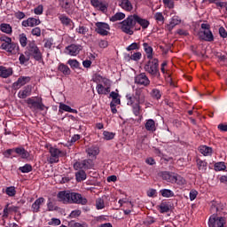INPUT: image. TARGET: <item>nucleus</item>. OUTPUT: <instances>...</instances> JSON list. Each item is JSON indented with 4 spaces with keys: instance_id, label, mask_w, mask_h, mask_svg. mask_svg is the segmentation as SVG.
I'll use <instances>...</instances> for the list:
<instances>
[{
    "instance_id": "f257e3e1",
    "label": "nucleus",
    "mask_w": 227,
    "mask_h": 227,
    "mask_svg": "<svg viewBox=\"0 0 227 227\" xmlns=\"http://www.w3.org/2000/svg\"><path fill=\"white\" fill-rule=\"evenodd\" d=\"M120 24L122 33L132 35H134V27H136V24H139L143 29H147L148 26H150V21L139 17L137 14H133L127 17Z\"/></svg>"
},
{
    "instance_id": "f03ea898",
    "label": "nucleus",
    "mask_w": 227,
    "mask_h": 227,
    "mask_svg": "<svg viewBox=\"0 0 227 227\" xmlns=\"http://www.w3.org/2000/svg\"><path fill=\"white\" fill-rule=\"evenodd\" d=\"M25 55L27 58H34L35 61H43V55L42 54L40 48H38V45H36L35 41H32L28 43L27 46V51H25Z\"/></svg>"
},
{
    "instance_id": "7ed1b4c3",
    "label": "nucleus",
    "mask_w": 227,
    "mask_h": 227,
    "mask_svg": "<svg viewBox=\"0 0 227 227\" xmlns=\"http://www.w3.org/2000/svg\"><path fill=\"white\" fill-rule=\"evenodd\" d=\"M200 30L198 33L199 40L200 42H214V34L210 30V24L202 23Z\"/></svg>"
},
{
    "instance_id": "20e7f679",
    "label": "nucleus",
    "mask_w": 227,
    "mask_h": 227,
    "mask_svg": "<svg viewBox=\"0 0 227 227\" xmlns=\"http://www.w3.org/2000/svg\"><path fill=\"white\" fill-rule=\"evenodd\" d=\"M144 69L147 74L153 75V77H159L160 75V72L159 71V59H151L145 65Z\"/></svg>"
},
{
    "instance_id": "39448f33",
    "label": "nucleus",
    "mask_w": 227,
    "mask_h": 227,
    "mask_svg": "<svg viewBox=\"0 0 227 227\" xmlns=\"http://www.w3.org/2000/svg\"><path fill=\"white\" fill-rule=\"evenodd\" d=\"M224 224H226V218L223 216H218L217 214H213L209 217V227H224Z\"/></svg>"
},
{
    "instance_id": "423d86ee",
    "label": "nucleus",
    "mask_w": 227,
    "mask_h": 227,
    "mask_svg": "<svg viewBox=\"0 0 227 227\" xmlns=\"http://www.w3.org/2000/svg\"><path fill=\"white\" fill-rule=\"evenodd\" d=\"M69 203H74L75 205H87L88 199L82 197L81 193L71 192Z\"/></svg>"
},
{
    "instance_id": "0eeeda50",
    "label": "nucleus",
    "mask_w": 227,
    "mask_h": 227,
    "mask_svg": "<svg viewBox=\"0 0 227 227\" xmlns=\"http://www.w3.org/2000/svg\"><path fill=\"white\" fill-rule=\"evenodd\" d=\"M96 27V33H98V35H100L101 36H107V35H109V30L111 29L109 24L106 22H97Z\"/></svg>"
},
{
    "instance_id": "6e6552de",
    "label": "nucleus",
    "mask_w": 227,
    "mask_h": 227,
    "mask_svg": "<svg viewBox=\"0 0 227 227\" xmlns=\"http://www.w3.org/2000/svg\"><path fill=\"white\" fill-rule=\"evenodd\" d=\"M0 49L6 51L10 54H17L19 52V43L12 42L8 44H1Z\"/></svg>"
},
{
    "instance_id": "1a4fd4ad",
    "label": "nucleus",
    "mask_w": 227,
    "mask_h": 227,
    "mask_svg": "<svg viewBox=\"0 0 227 227\" xmlns=\"http://www.w3.org/2000/svg\"><path fill=\"white\" fill-rule=\"evenodd\" d=\"M135 83L140 86H150V79L145 73H142L135 77Z\"/></svg>"
},
{
    "instance_id": "9d476101",
    "label": "nucleus",
    "mask_w": 227,
    "mask_h": 227,
    "mask_svg": "<svg viewBox=\"0 0 227 227\" xmlns=\"http://www.w3.org/2000/svg\"><path fill=\"white\" fill-rule=\"evenodd\" d=\"M28 106H31L30 108L38 109L39 111H43L45 109V105L42 101H35V99L29 98L27 100Z\"/></svg>"
},
{
    "instance_id": "9b49d317",
    "label": "nucleus",
    "mask_w": 227,
    "mask_h": 227,
    "mask_svg": "<svg viewBox=\"0 0 227 227\" xmlns=\"http://www.w3.org/2000/svg\"><path fill=\"white\" fill-rule=\"evenodd\" d=\"M29 81H31V77H29V76H21L17 80V82H15L12 84V88L14 90H19V88H22V86H24V84L29 82Z\"/></svg>"
},
{
    "instance_id": "f8f14e48",
    "label": "nucleus",
    "mask_w": 227,
    "mask_h": 227,
    "mask_svg": "<svg viewBox=\"0 0 227 227\" xmlns=\"http://www.w3.org/2000/svg\"><path fill=\"white\" fill-rule=\"evenodd\" d=\"M40 23V19L28 18L27 20L22 21V26L23 27H35V26H38Z\"/></svg>"
},
{
    "instance_id": "ddd939ff",
    "label": "nucleus",
    "mask_w": 227,
    "mask_h": 227,
    "mask_svg": "<svg viewBox=\"0 0 227 227\" xmlns=\"http://www.w3.org/2000/svg\"><path fill=\"white\" fill-rule=\"evenodd\" d=\"M67 51L70 56H77V54L82 51V46L79 44H71L67 47Z\"/></svg>"
},
{
    "instance_id": "4468645a",
    "label": "nucleus",
    "mask_w": 227,
    "mask_h": 227,
    "mask_svg": "<svg viewBox=\"0 0 227 227\" xmlns=\"http://www.w3.org/2000/svg\"><path fill=\"white\" fill-rule=\"evenodd\" d=\"M70 196L71 192L62 191L58 193L57 198L59 201H62V203H70Z\"/></svg>"
},
{
    "instance_id": "2eb2a0df",
    "label": "nucleus",
    "mask_w": 227,
    "mask_h": 227,
    "mask_svg": "<svg viewBox=\"0 0 227 227\" xmlns=\"http://www.w3.org/2000/svg\"><path fill=\"white\" fill-rule=\"evenodd\" d=\"M224 206L215 200H213L211 202V207H210V212L211 214H217L222 212V210H223Z\"/></svg>"
},
{
    "instance_id": "dca6fc26",
    "label": "nucleus",
    "mask_w": 227,
    "mask_h": 227,
    "mask_svg": "<svg viewBox=\"0 0 227 227\" xmlns=\"http://www.w3.org/2000/svg\"><path fill=\"white\" fill-rule=\"evenodd\" d=\"M90 4L94 8L99 9L100 12H103V13H106L107 12V5H106L100 0H90Z\"/></svg>"
},
{
    "instance_id": "f3484780",
    "label": "nucleus",
    "mask_w": 227,
    "mask_h": 227,
    "mask_svg": "<svg viewBox=\"0 0 227 227\" xmlns=\"http://www.w3.org/2000/svg\"><path fill=\"white\" fill-rule=\"evenodd\" d=\"M175 173L169 171L161 172L162 180H166V182H169L170 184H175Z\"/></svg>"
},
{
    "instance_id": "a211bd4d",
    "label": "nucleus",
    "mask_w": 227,
    "mask_h": 227,
    "mask_svg": "<svg viewBox=\"0 0 227 227\" xmlns=\"http://www.w3.org/2000/svg\"><path fill=\"white\" fill-rule=\"evenodd\" d=\"M32 91L31 85L25 86L22 90H20L18 93L19 98H27V97H30Z\"/></svg>"
},
{
    "instance_id": "6ab92c4d",
    "label": "nucleus",
    "mask_w": 227,
    "mask_h": 227,
    "mask_svg": "<svg viewBox=\"0 0 227 227\" xmlns=\"http://www.w3.org/2000/svg\"><path fill=\"white\" fill-rule=\"evenodd\" d=\"M134 98L136 99L137 104H145V93L141 89H138L135 91Z\"/></svg>"
},
{
    "instance_id": "aec40b11",
    "label": "nucleus",
    "mask_w": 227,
    "mask_h": 227,
    "mask_svg": "<svg viewBox=\"0 0 227 227\" xmlns=\"http://www.w3.org/2000/svg\"><path fill=\"white\" fill-rule=\"evenodd\" d=\"M15 153L19 154L21 159H29L31 154L24 147H17L14 149Z\"/></svg>"
},
{
    "instance_id": "412c9836",
    "label": "nucleus",
    "mask_w": 227,
    "mask_h": 227,
    "mask_svg": "<svg viewBox=\"0 0 227 227\" xmlns=\"http://www.w3.org/2000/svg\"><path fill=\"white\" fill-rule=\"evenodd\" d=\"M12 74H13V69L12 67L6 68L5 67H0V77L6 79Z\"/></svg>"
},
{
    "instance_id": "4be33fe9",
    "label": "nucleus",
    "mask_w": 227,
    "mask_h": 227,
    "mask_svg": "<svg viewBox=\"0 0 227 227\" xmlns=\"http://www.w3.org/2000/svg\"><path fill=\"white\" fill-rule=\"evenodd\" d=\"M45 199H43V197H40L39 199L35 200V201L32 204V212H40V207H42V203H43Z\"/></svg>"
},
{
    "instance_id": "5701e85b",
    "label": "nucleus",
    "mask_w": 227,
    "mask_h": 227,
    "mask_svg": "<svg viewBox=\"0 0 227 227\" xmlns=\"http://www.w3.org/2000/svg\"><path fill=\"white\" fill-rule=\"evenodd\" d=\"M145 127V130H147L148 132H155V130H157V127L155 126V121H153V119L147 120Z\"/></svg>"
},
{
    "instance_id": "b1692460",
    "label": "nucleus",
    "mask_w": 227,
    "mask_h": 227,
    "mask_svg": "<svg viewBox=\"0 0 227 227\" xmlns=\"http://www.w3.org/2000/svg\"><path fill=\"white\" fill-rule=\"evenodd\" d=\"M49 152H50L51 157H57L59 159V157H65V153H63V151H61L58 148L51 146L49 148Z\"/></svg>"
},
{
    "instance_id": "393cba45",
    "label": "nucleus",
    "mask_w": 227,
    "mask_h": 227,
    "mask_svg": "<svg viewBox=\"0 0 227 227\" xmlns=\"http://www.w3.org/2000/svg\"><path fill=\"white\" fill-rule=\"evenodd\" d=\"M143 47H144L145 52L147 55V59H153V48H152V46L148 45L147 43H144Z\"/></svg>"
},
{
    "instance_id": "a878e982",
    "label": "nucleus",
    "mask_w": 227,
    "mask_h": 227,
    "mask_svg": "<svg viewBox=\"0 0 227 227\" xmlns=\"http://www.w3.org/2000/svg\"><path fill=\"white\" fill-rule=\"evenodd\" d=\"M119 6L122 8V10H126V12H131L132 4L129 0H120Z\"/></svg>"
},
{
    "instance_id": "bb28decb",
    "label": "nucleus",
    "mask_w": 227,
    "mask_h": 227,
    "mask_svg": "<svg viewBox=\"0 0 227 227\" xmlns=\"http://www.w3.org/2000/svg\"><path fill=\"white\" fill-rule=\"evenodd\" d=\"M160 194H161V196L163 198H173V197H175V192H173V191H171L169 189L160 190Z\"/></svg>"
},
{
    "instance_id": "cd10ccee",
    "label": "nucleus",
    "mask_w": 227,
    "mask_h": 227,
    "mask_svg": "<svg viewBox=\"0 0 227 227\" xmlns=\"http://www.w3.org/2000/svg\"><path fill=\"white\" fill-rule=\"evenodd\" d=\"M86 152L90 157H96V155H98V153H100V150H98V147L95 146L88 148Z\"/></svg>"
},
{
    "instance_id": "c85d7f7f",
    "label": "nucleus",
    "mask_w": 227,
    "mask_h": 227,
    "mask_svg": "<svg viewBox=\"0 0 227 227\" xmlns=\"http://www.w3.org/2000/svg\"><path fill=\"white\" fill-rule=\"evenodd\" d=\"M200 153H202V155L204 156H208V155H212V147H208L207 145H202L200 148Z\"/></svg>"
},
{
    "instance_id": "c756f323",
    "label": "nucleus",
    "mask_w": 227,
    "mask_h": 227,
    "mask_svg": "<svg viewBox=\"0 0 227 227\" xmlns=\"http://www.w3.org/2000/svg\"><path fill=\"white\" fill-rule=\"evenodd\" d=\"M125 19V13L116 12L114 16L110 18L111 22H117V20H123Z\"/></svg>"
},
{
    "instance_id": "7c9ffc66",
    "label": "nucleus",
    "mask_w": 227,
    "mask_h": 227,
    "mask_svg": "<svg viewBox=\"0 0 227 227\" xmlns=\"http://www.w3.org/2000/svg\"><path fill=\"white\" fill-rule=\"evenodd\" d=\"M59 72H62L64 75H70V74L72 73V71L70 70V67H68V66L65 64H60L59 66Z\"/></svg>"
},
{
    "instance_id": "2f4dec72",
    "label": "nucleus",
    "mask_w": 227,
    "mask_h": 227,
    "mask_svg": "<svg viewBox=\"0 0 227 227\" xmlns=\"http://www.w3.org/2000/svg\"><path fill=\"white\" fill-rule=\"evenodd\" d=\"M0 29L3 33H6V35H12V26H10V24L2 23Z\"/></svg>"
},
{
    "instance_id": "473e14b6",
    "label": "nucleus",
    "mask_w": 227,
    "mask_h": 227,
    "mask_svg": "<svg viewBox=\"0 0 227 227\" xmlns=\"http://www.w3.org/2000/svg\"><path fill=\"white\" fill-rule=\"evenodd\" d=\"M160 214H166L168 212H169V210H171V206H169L168 203L166 202H162L160 206Z\"/></svg>"
},
{
    "instance_id": "72a5a7b5",
    "label": "nucleus",
    "mask_w": 227,
    "mask_h": 227,
    "mask_svg": "<svg viewBox=\"0 0 227 227\" xmlns=\"http://www.w3.org/2000/svg\"><path fill=\"white\" fill-rule=\"evenodd\" d=\"M76 182H83L86 180V172L84 170H80L75 173Z\"/></svg>"
},
{
    "instance_id": "f704fd0d",
    "label": "nucleus",
    "mask_w": 227,
    "mask_h": 227,
    "mask_svg": "<svg viewBox=\"0 0 227 227\" xmlns=\"http://www.w3.org/2000/svg\"><path fill=\"white\" fill-rule=\"evenodd\" d=\"M174 184H177V185H185V179L182 177V176L175 174Z\"/></svg>"
},
{
    "instance_id": "c9c22d12",
    "label": "nucleus",
    "mask_w": 227,
    "mask_h": 227,
    "mask_svg": "<svg viewBox=\"0 0 227 227\" xmlns=\"http://www.w3.org/2000/svg\"><path fill=\"white\" fill-rule=\"evenodd\" d=\"M19 171H21V173H31L33 166L31 164H25L23 167L19 168Z\"/></svg>"
},
{
    "instance_id": "e433bc0d",
    "label": "nucleus",
    "mask_w": 227,
    "mask_h": 227,
    "mask_svg": "<svg viewBox=\"0 0 227 227\" xmlns=\"http://www.w3.org/2000/svg\"><path fill=\"white\" fill-rule=\"evenodd\" d=\"M132 111L135 116H139L141 114V104L136 103L132 106Z\"/></svg>"
},
{
    "instance_id": "4c0bfd02",
    "label": "nucleus",
    "mask_w": 227,
    "mask_h": 227,
    "mask_svg": "<svg viewBox=\"0 0 227 227\" xmlns=\"http://www.w3.org/2000/svg\"><path fill=\"white\" fill-rule=\"evenodd\" d=\"M197 166L200 170L205 171V169H207V161L197 159Z\"/></svg>"
},
{
    "instance_id": "58836bf2",
    "label": "nucleus",
    "mask_w": 227,
    "mask_h": 227,
    "mask_svg": "<svg viewBox=\"0 0 227 227\" xmlns=\"http://www.w3.org/2000/svg\"><path fill=\"white\" fill-rule=\"evenodd\" d=\"M67 65H69L73 70H75V68H79L81 64L79 61H77V59H69L67 61Z\"/></svg>"
},
{
    "instance_id": "ea45409f",
    "label": "nucleus",
    "mask_w": 227,
    "mask_h": 227,
    "mask_svg": "<svg viewBox=\"0 0 227 227\" xmlns=\"http://www.w3.org/2000/svg\"><path fill=\"white\" fill-rule=\"evenodd\" d=\"M19 38L21 47H26L27 45V37L26 36V34H20Z\"/></svg>"
},
{
    "instance_id": "a19ab883",
    "label": "nucleus",
    "mask_w": 227,
    "mask_h": 227,
    "mask_svg": "<svg viewBox=\"0 0 227 227\" xmlns=\"http://www.w3.org/2000/svg\"><path fill=\"white\" fill-rule=\"evenodd\" d=\"M68 226L69 227H88V223H79L72 220L68 223Z\"/></svg>"
},
{
    "instance_id": "79ce46f5",
    "label": "nucleus",
    "mask_w": 227,
    "mask_h": 227,
    "mask_svg": "<svg viewBox=\"0 0 227 227\" xmlns=\"http://www.w3.org/2000/svg\"><path fill=\"white\" fill-rule=\"evenodd\" d=\"M151 95L153 98H156V100H159V98L162 97V94H160V90L159 89H153L151 92Z\"/></svg>"
},
{
    "instance_id": "37998d69",
    "label": "nucleus",
    "mask_w": 227,
    "mask_h": 227,
    "mask_svg": "<svg viewBox=\"0 0 227 227\" xmlns=\"http://www.w3.org/2000/svg\"><path fill=\"white\" fill-rule=\"evenodd\" d=\"M84 166H86V165H85L83 160L82 161H76L74 164V169H75V171H79V169L82 170V169H84Z\"/></svg>"
},
{
    "instance_id": "c03bdc74",
    "label": "nucleus",
    "mask_w": 227,
    "mask_h": 227,
    "mask_svg": "<svg viewBox=\"0 0 227 227\" xmlns=\"http://www.w3.org/2000/svg\"><path fill=\"white\" fill-rule=\"evenodd\" d=\"M226 169V165L224 162H217L215 164V171H224Z\"/></svg>"
},
{
    "instance_id": "a18cd8bd",
    "label": "nucleus",
    "mask_w": 227,
    "mask_h": 227,
    "mask_svg": "<svg viewBox=\"0 0 227 227\" xmlns=\"http://www.w3.org/2000/svg\"><path fill=\"white\" fill-rule=\"evenodd\" d=\"M7 196L13 197L17 194V191L13 186L7 187L5 190Z\"/></svg>"
},
{
    "instance_id": "49530a36",
    "label": "nucleus",
    "mask_w": 227,
    "mask_h": 227,
    "mask_svg": "<svg viewBox=\"0 0 227 227\" xmlns=\"http://www.w3.org/2000/svg\"><path fill=\"white\" fill-rule=\"evenodd\" d=\"M104 139L106 141H111V139H114V133L109 131L103 132Z\"/></svg>"
},
{
    "instance_id": "de8ad7c7",
    "label": "nucleus",
    "mask_w": 227,
    "mask_h": 227,
    "mask_svg": "<svg viewBox=\"0 0 227 227\" xmlns=\"http://www.w3.org/2000/svg\"><path fill=\"white\" fill-rule=\"evenodd\" d=\"M60 22L64 25V26H70L72 20H70V18L67 17V16H62L59 18Z\"/></svg>"
},
{
    "instance_id": "09e8293b",
    "label": "nucleus",
    "mask_w": 227,
    "mask_h": 227,
    "mask_svg": "<svg viewBox=\"0 0 227 227\" xmlns=\"http://www.w3.org/2000/svg\"><path fill=\"white\" fill-rule=\"evenodd\" d=\"M83 169H91L93 168V161L91 160H83Z\"/></svg>"
},
{
    "instance_id": "8fccbe9b",
    "label": "nucleus",
    "mask_w": 227,
    "mask_h": 227,
    "mask_svg": "<svg viewBox=\"0 0 227 227\" xmlns=\"http://www.w3.org/2000/svg\"><path fill=\"white\" fill-rule=\"evenodd\" d=\"M72 107H70V106L68 105H65L63 103L59 104V113H62V111H65L66 113H70V109Z\"/></svg>"
},
{
    "instance_id": "3c124183",
    "label": "nucleus",
    "mask_w": 227,
    "mask_h": 227,
    "mask_svg": "<svg viewBox=\"0 0 227 227\" xmlns=\"http://www.w3.org/2000/svg\"><path fill=\"white\" fill-rule=\"evenodd\" d=\"M96 207L98 210H102V208L106 207V205L104 204V200L101 198L96 200Z\"/></svg>"
},
{
    "instance_id": "603ef678",
    "label": "nucleus",
    "mask_w": 227,
    "mask_h": 227,
    "mask_svg": "<svg viewBox=\"0 0 227 227\" xmlns=\"http://www.w3.org/2000/svg\"><path fill=\"white\" fill-rule=\"evenodd\" d=\"M126 51H139V44H137V43H133L126 48Z\"/></svg>"
},
{
    "instance_id": "864d4df0",
    "label": "nucleus",
    "mask_w": 227,
    "mask_h": 227,
    "mask_svg": "<svg viewBox=\"0 0 227 227\" xmlns=\"http://www.w3.org/2000/svg\"><path fill=\"white\" fill-rule=\"evenodd\" d=\"M154 19L157 20V22H161V24H164V16L162 15V12H156Z\"/></svg>"
},
{
    "instance_id": "5fc2aeb1",
    "label": "nucleus",
    "mask_w": 227,
    "mask_h": 227,
    "mask_svg": "<svg viewBox=\"0 0 227 227\" xmlns=\"http://www.w3.org/2000/svg\"><path fill=\"white\" fill-rule=\"evenodd\" d=\"M141 56H142L141 52L137 51V52L131 54L130 59L132 61H139V59H141Z\"/></svg>"
},
{
    "instance_id": "6e6d98bb",
    "label": "nucleus",
    "mask_w": 227,
    "mask_h": 227,
    "mask_svg": "<svg viewBox=\"0 0 227 227\" xmlns=\"http://www.w3.org/2000/svg\"><path fill=\"white\" fill-rule=\"evenodd\" d=\"M0 42H4L2 45H8L9 43H12V37L2 36L0 37Z\"/></svg>"
},
{
    "instance_id": "4d7b16f0",
    "label": "nucleus",
    "mask_w": 227,
    "mask_h": 227,
    "mask_svg": "<svg viewBox=\"0 0 227 227\" xmlns=\"http://www.w3.org/2000/svg\"><path fill=\"white\" fill-rule=\"evenodd\" d=\"M88 31V27L84 26H80L78 28H76V33H79V35H85Z\"/></svg>"
},
{
    "instance_id": "13d9d810",
    "label": "nucleus",
    "mask_w": 227,
    "mask_h": 227,
    "mask_svg": "<svg viewBox=\"0 0 227 227\" xmlns=\"http://www.w3.org/2000/svg\"><path fill=\"white\" fill-rule=\"evenodd\" d=\"M163 4L169 9L175 8V3L172 0H163Z\"/></svg>"
},
{
    "instance_id": "bf43d9fd",
    "label": "nucleus",
    "mask_w": 227,
    "mask_h": 227,
    "mask_svg": "<svg viewBox=\"0 0 227 227\" xmlns=\"http://www.w3.org/2000/svg\"><path fill=\"white\" fill-rule=\"evenodd\" d=\"M96 90H97L98 95H104L105 87H104V85H102V83H98L96 86Z\"/></svg>"
},
{
    "instance_id": "052dcab7",
    "label": "nucleus",
    "mask_w": 227,
    "mask_h": 227,
    "mask_svg": "<svg viewBox=\"0 0 227 227\" xmlns=\"http://www.w3.org/2000/svg\"><path fill=\"white\" fill-rule=\"evenodd\" d=\"M34 13H35V15H42V13H43V5L40 4L35 8Z\"/></svg>"
},
{
    "instance_id": "680f3d73",
    "label": "nucleus",
    "mask_w": 227,
    "mask_h": 227,
    "mask_svg": "<svg viewBox=\"0 0 227 227\" xmlns=\"http://www.w3.org/2000/svg\"><path fill=\"white\" fill-rule=\"evenodd\" d=\"M32 35L34 36H41L42 35V29H40V27H36L35 28L32 29Z\"/></svg>"
},
{
    "instance_id": "e2e57ef3",
    "label": "nucleus",
    "mask_w": 227,
    "mask_h": 227,
    "mask_svg": "<svg viewBox=\"0 0 227 227\" xmlns=\"http://www.w3.org/2000/svg\"><path fill=\"white\" fill-rule=\"evenodd\" d=\"M30 59V57H27L24 54L20 56V65H24V63L27 62Z\"/></svg>"
},
{
    "instance_id": "0e129e2a",
    "label": "nucleus",
    "mask_w": 227,
    "mask_h": 227,
    "mask_svg": "<svg viewBox=\"0 0 227 227\" xmlns=\"http://www.w3.org/2000/svg\"><path fill=\"white\" fill-rule=\"evenodd\" d=\"M48 207V211L49 212H53V210H59V207L58 206H54V204L52 202H49L47 204Z\"/></svg>"
},
{
    "instance_id": "69168bd1",
    "label": "nucleus",
    "mask_w": 227,
    "mask_h": 227,
    "mask_svg": "<svg viewBox=\"0 0 227 227\" xmlns=\"http://www.w3.org/2000/svg\"><path fill=\"white\" fill-rule=\"evenodd\" d=\"M219 35L222 38H227V32L224 27H221L219 28Z\"/></svg>"
},
{
    "instance_id": "338daca9",
    "label": "nucleus",
    "mask_w": 227,
    "mask_h": 227,
    "mask_svg": "<svg viewBox=\"0 0 227 227\" xmlns=\"http://www.w3.org/2000/svg\"><path fill=\"white\" fill-rule=\"evenodd\" d=\"M79 215H81V210H74L69 215V217H71V219H74L75 217H79Z\"/></svg>"
},
{
    "instance_id": "774afa93",
    "label": "nucleus",
    "mask_w": 227,
    "mask_h": 227,
    "mask_svg": "<svg viewBox=\"0 0 227 227\" xmlns=\"http://www.w3.org/2000/svg\"><path fill=\"white\" fill-rule=\"evenodd\" d=\"M218 129L221 130V132H227V124H223V123L219 124Z\"/></svg>"
}]
</instances>
